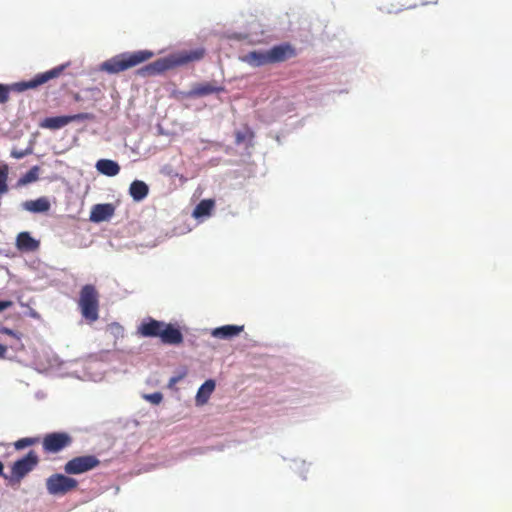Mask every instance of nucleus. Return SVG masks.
<instances>
[{
	"instance_id": "nucleus-7",
	"label": "nucleus",
	"mask_w": 512,
	"mask_h": 512,
	"mask_svg": "<svg viewBox=\"0 0 512 512\" xmlns=\"http://www.w3.org/2000/svg\"><path fill=\"white\" fill-rule=\"evenodd\" d=\"M100 465V460L95 455L77 456L64 465V471L68 475L82 474L91 471Z\"/></svg>"
},
{
	"instance_id": "nucleus-30",
	"label": "nucleus",
	"mask_w": 512,
	"mask_h": 512,
	"mask_svg": "<svg viewBox=\"0 0 512 512\" xmlns=\"http://www.w3.org/2000/svg\"><path fill=\"white\" fill-rule=\"evenodd\" d=\"M12 305L13 302L10 300L0 301V312L10 308Z\"/></svg>"
},
{
	"instance_id": "nucleus-3",
	"label": "nucleus",
	"mask_w": 512,
	"mask_h": 512,
	"mask_svg": "<svg viewBox=\"0 0 512 512\" xmlns=\"http://www.w3.org/2000/svg\"><path fill=\"white\" fill-rule=\"evenodd\" d=\"M68 64H63L53 69L37 74L33 79L29 81H21L12 84L11 86H5L0 84V103L4 104L9 100V91L14 90L17 92H23L28 89H35L40 85L47 83L48 81L59 77Z\"/></svg>"
},
{
	"instance_id": "nucleus-23",
	"label": "nucleus",
	"mask_w": 512,
	"mask_h": 512,
	"mask_svg": "<svg viewBox=\"0 0 512 512\" xmlns=\"http://www.w3.org/2000/svg\"><path fill=\"white\" fill-rule=\"evenodd\" d=\"M253 139L254 132L248 126H245L243 130H238L235 132V142L238 145L246 142L252 145Z\"/></svg>"
},
{
	"instance_id": "nucleus-8",
	"label": "nucleus",
	"mask_w": 512,
	"mask_h": 512,
	"mask_svg": "<svg viewBox=\"0 0 512 512\" xmlns=\"http://www.w3.org/2000/svg\"><path fill=\"white\" fill-rule=\"evenodd\" d=\"M94 119L95 116L92 113H78L74 115L47 117L40 123V127L50 130H58L74 121H92Z\"/></svg>"
},
{
	"instance_id": "nucleus-14",
	"label": "nucleus",
	"mask_w": 512,
	"mask_h": 512,
	"mask_svg": "<svg viewBox=\"0 0 512 512\" xmlns=\"http://www.w3.org/2000/svg\"><path fill=\"white\" fill-rule=\"evenodd\" d=\"M160 339L164 344L179 345L183 342V335L179 328L165 323Z\"/></svg>"
},
{
	"instance_id": "nucleus-22",
	"label": "nucleus",
	"mask_w": 512,
	"mask_h": 512,
	"mask_svg": "<svg viewBox=\"0 0 512 512\" xmlns=\"http://www.w3.org/2000/svg\"><path fill=\"white\" fill-rule=\"evenodd\" d=\"M215 206V201L213 199H204L201 200L193 210V216L195 218H201L205 216H209Z\"/></svg>"
},
{
	"instance_id": "nucleus-25",
	"label": "nucleus",
	"mask_w": 512,
	"mask_h": 512,
	"mask_svg": "<svg viewBox=\"0 0 512 512\" xmlns=\"http://www.w3.org/2000/svg\"><path fill=\"white\" fill-rule=\"evenodd\" d=\"M8 173L9 167L7 164L0 165V195L8 192Z\"/></svg>"
},
{
	"instance_id": "nucleus-10",
	"label": "nucleus",
	"mask_w": 512,
	"mask_h": 512,
	"mask_svg": "<svg viewBox=\"0 0 512 512\" xmlns=\"http://www.w3.org/2000/svg\"><path fill=\"white\" fill-rule=\"evenodd\" d=\"M268 51L270 64L284 62L296 56V49L289 43L273 46Z\"/></svg>"
},
{
	"instance_id": "nucleus-33",
	"label": "nucleus",
	"mask_w": 512,
	"mask_h": 512,
	"mask_svg": "<svg viewBox=\"0 0 512 512\" xmlns=\"http://www.w3.org/2000/svg\"><path fill=\"white\" fill-rule=\"evenodd\" d=\"M3 469H4V465L3 463L0 461V475L3 474Z\"/></svg>"
},
{
	"instance_id": "nucleus-27",
	"label": "nucleus",
	"mask_w": 512,
	"mask_h": 512,
	"mask_svg": "<svg viewBox=\"0 0 512 512\" xmlns=\"http://www.w3.org/2000/svg\"><path fill=\"white\" fill-rule=\"evenodd\" d=\"M0 331L2 333L6 334V335L14 337V338H16L18 340L19 346H17L16 349L22 350L24 348V345L20 341L21 340V334L20 333H17L15 331H13L12 329L6 328V327L2 328Z\"/></svg>"
},
{
	"instance_id": "nucleus-24",
	"label": "nucleus",
	"mask_w": 512,
	"mask_h": 512,
	"mask_svg": "<svg viewBox=\"0 0 512 512\" xmlns=\"http://www.w3.org/2000/svg\"><path fill=\"white\" fill-rule=\"evenodd\" d=\"M39 170L40 169L38 166H33L28 172H26L19 178L17 185L25 186L27 184L37 181L39 178Z\"/></svg>"
},
{
	"instance_id": "nucleus-12",
	"label": "nucleus",
	"mask_w": 512,
	"mask_h": 512,
	"mask_svg": "<svg viewBox=\"0 0 512 512\" xmlns=\"http://www.w3.org/2000/svg\"><path fill=\"white\" fill-rule=\"evenodd\" d=\"M164 322L148 318L138 327V333L143 337H161Z\"/></svg>"
},
{
	"instance_id": "nucleus-9",
	"label": "nucleus",
	"mask_w": 512,
	"mask_h": 512,
	"mask_svg": "<svg viewBox=\"0 0 512 512\" xmlns=\"http://www.w3.org/2000/svg\"><path fill=\"white\" fill-rule=\"evenodd\" d=\"M39 463L38 455L35 451H29L23 458L15 461L11 467L12 476L19 479L25 477Z\"/></svg>"
},
{
	"instance_id": "nucleus-4",
	"label": "nucleus",
	"mask_w": 512,
	"mask_h": 512,
	"mask_svg": "<svg viewBox=\"0 0 512 512\" xmlns=\"http://www.w3.org/2000/svg\"><path fill=\"white\" fill-rule=\"evenodd\" d=\"M78 306L87 321L95 322L99 318V293L94 285L86 284L81 288Z\"/></svg>"
},
{
	"instance_id": "nucleus-19",
	"label": "nucleus",
	"mask_w": 512,
	"mask_h": 512,
	"mask_svg": "<svg viewBox=\"0 0 512 512\" xmlns=\"http://www.w3.org/2000/svg\"><path fill=\"white\" fill-rule=\"evenodd\" d=\"M215 389V382L212 379L206 380L198 389L196 394V403L197 405H204L207 403L210 398L212 392Z\"/></svg>"
},
{
	"instance_id": "nucleus-16",
	"label": "nucleus",
	"mask_w": 512,
	"mask_h": 512,
	"mask_svg": "<svg viewBox=\"0 0 512 512\" xmlns=\"http://www.w3.org/2000/svg\"><path fill=\"white\" fill-rule=\"evenodd\" d=\"M244 329V326L224 325L212 330L211 335L219 339H232L238 336Z\"/></svg>"
},
{
	"instance_id": "nucleus-2",
	"label": "nucleus",
	"mask_w": 512,
	"mask_h": 512,
	"mask_svg": "<svg viewBox=\"0 0 512 512\" xmlns=\"http://www.w3.org/2000/svg\"><path fill=\"white\" fill-rule=\"evenodd\" d=\"M153 55L149 50L120 53L104 61L100 69L108 74H118L148 61Z\"/></svg>"
},
{
	"instance_id": "nucleus-21",
	"label": "nucleus",
	"mask_w": 512,
	"mask_h": 512,
	"mask_svg": "<svg viewBox=\"0 0 512 512\" xmlns=\"http://www.w3.org/2000/svg\"><path fill=\"white\" fill-rule=\"evenodd\" d=\"M27 211L33 213H42L50 209V203L46 198H38L36 200L26 201L23 204Z\"/></svg>"
},
{
	"instance_id": "nucleus-5",
	"label": "nucleus",
	"mask_w": 512,
	"mask_h": 512,
	"mask_svg": "<svg viewBox=\"0 0 512 512\" xmlns=\"http://www.w3.org/2000/svg\"><path fill=\"white\" fill-rule=\"evenodd\" d=\"M47 492L52 496H64L78 487V481L64 474L50 475L45 482Z\"/></svg>"
},
{
	"instance_id": "nucleus-13",
	"label": "nucleus",
	"mask_w": 512,
	"mask_h": 512,
	"mask_svg": "<svg viewBox=\"0 0 512 512\" xmlns=\"http://www.w3.org/2000/svg\"><path fill=\"white\" fill-rule=\"evenodd\" d=\"M224 91V87L218 86L216 82H204L195 84L189 91L190 97H204L213 93H220Z\"/></svg>"
},
{
	"instance_id": "nucleus-26",
	"label": "nucleus",
	"mask_w": 512,
	"mask_h": 512,
	"mask_svg": "<svg viewBox=\"0 0 512 512\" xmlns=\"http://www.w3.org/2000/svg\"><path fill=\"white\" fill-rule=\"evenodd\" d=\"M41 441L40 437H25L17 440L14 443L16 450H22L26 447L38 444Z\"/></svg>"
},
{
	"instance_id": "nucleus-15",
	"label": "nucleus",
	"mask_w": 512,
	"mask_h": 512,
	"mask_svg": "<svg viewBox=\"0 0 512 512\" xmlns=\"http://www.w3.org/2000/svg\"><path fill=\"white\" fill-rule=\"evenodd\" d=\"M241 61L252 67H260L270 64L268 51H251L241 58Z\"/></svg>"
},
{
	"instance_id": "nucleus-29",
	"label": "nucleus",
	"mask_w": 512,
	"mask_h": 512,
	"mask_svg": "<svg viewBox=\"0 0 512 512\" xmlns=\"http://www.w3.org/2000/svg\"><path fill=\"white\" fill-rule=\"evenodd\" d=\"M146 398L153 404H159L162 399H163V396L160 392H155V393H152V394H149V395H146Z\"/></svg>"
},
{
	"instance_id": "nucleus-32",
	"label": "nucleus",
	"mask_w": 512,
	"mask_h": 512,
	"mask_svg": "<svg viewBox=\"0 0 512 512\" xmlns=\"http://www.w3.org/2000/svg\"><path fill=\"white\" fill-rule=\"evenodd\" d=\"M74 100H75V101H81V100H82V98H81V96H80L78 93H76V94L74 95Z\"/></svg>"
},
{
	"instance_id": "nucleus-1",
	"label": "nucleus",
	"mask_w": 512,
	"mask_h": 512,
	"mask_svg": "<svg viewBox=\"0 0 512 512\" xmlns=\"http://www.w3.org/2000/svg\"><path fill=\"white\" fill-rule=\"evenodd\" d=\"M204 48H197L189 51H181L167 58H162L150 63L137 71L141 76H151L164 72L176 66L185 65L190 62L199 61L204 58Z\"/></svg>"
},
{
	"instance_id": "nucleus-28",
	"label": "nucleus",
	"mask_w": 512,
	"mask_h": 512,
	"mask_svg": "<svg viewBox=\"0 0 512 512\" xmlns=\"http://www.w3.org/2000/svg\"><path fill=\"white\" fill-rule=\"evenodd\" d=\"M32 153V149L31 148H27V149H24V150H18V149H13L11 151V156L15 159H21V158H24L25 156L29 155Z\"/></svg>"
},
{
	"instance_id": "nucleus-11",
	"label": "nucleus",
	"mask_w": 512,
	"mask_h": 512,
	"mask_svg": "<svg viewBox=\"0 0 512 512\" xmlns=\"http://www.w3.org/2000/svg\"><path fill=\"white\" fill-rule=\"evenodd\" d=\"M115 214V206L111 203L96 204L90 212V221L100 223L107 221Z\"/></svg>"
},
{
	"instance_id": "nucleus-31",
	"label": "nucleus",
	"mask_w": 512,
	"mask_h": 512,
	"mask_svg": "<svg viewBox=\"0 0 512 512\" xmlns=\"http://www.w3.org/2000/svg\"><path fill=\"white\" fill-rule=\"evenodd\" d=\"M7 347L3 344H0V359H4L6 356Z\"/></svg>"
},
{
	"instance_id": "nucleus-6",
	"label": "nucleus",
	"mask_w": 512,
	"mask_h": 512,
	"mask_svg": "<svg viewBox=\"0 0 512 512\" xmlns=\"http://www.w3.org/2000/svg\"><path fill=\"white\" fill-rule=\"evenodd\" d=\"M43 452L47 455L57 454L71 446L72 436L67 432H52L41 440Z\"/></svg>"
},
{
	"instance_id": "nucleus-20",
	"label": "nucleus",
	"mask_w": 512,
	"mask_h": 512,
	"mask_svg": "<svg viewBox=\"0 0 512 512\" xmlns=\"http://www.w3.org/2000/svg\"><path fill=\"white\" fill-rule=\"evenodd\" d=\"M149 192L148 185L140 180H135L130 184L129 193L134 201L143 200Z\"/></svg>"
},
{
	"instance_id": "nucleus-18",
	"label": "nucleus",
	"mask_w": 512,
	"mask_h": 512,
	"mask_svg": "<svg viewBox=\"0 0 512 512\" xmlns=\"http://www.w3.org/2000/svg\"><path fill=\"white\" fill-rule=\"evenodd\" d=\"M97 170L109 177L116 176L120 171V166L117 162L110 159H100L96 163Z\"/></svg>"
},
{
	"instance_id": "nucleus-17",
	"label": "nucleus",
	"mask_w": 512,
	"mask_h": 512,
	"mask_svg": "<svg viewBox=\"0 0 512 512\" xmlns=\"http://www.w3.org/2000/svg\"><path fill=\"white\" fill-rule=\"evenodd\" d=\"M16 247L20 251L32 252L38 249L39 242L35 240L28 232H21L17 235Z\"/></svg>"
}]
</instances>
